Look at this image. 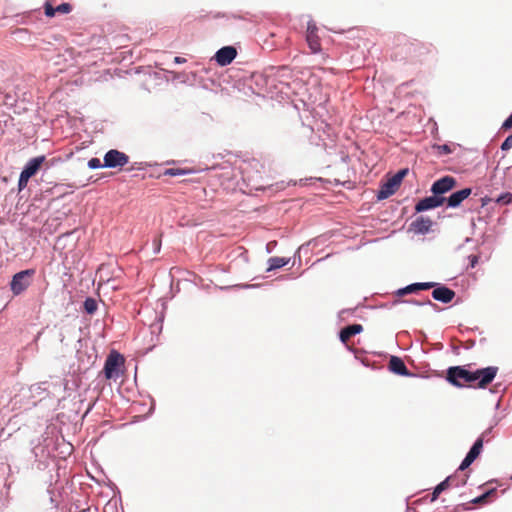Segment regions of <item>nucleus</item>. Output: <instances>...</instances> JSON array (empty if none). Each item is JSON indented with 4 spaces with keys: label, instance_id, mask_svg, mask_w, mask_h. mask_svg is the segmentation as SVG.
<instances>
[{
    "label": "nucleus",
    "instance_id": "obj_1",
    "mask_svg": "<svg viewBox=\"0 0 512 512\" xmlns=\"http://www.w3.org/2000/svg\"><path fill=\"white\" fill-rule=\"evenodd\" d=\"M498 372V367L487 366L470 370L468 366H451L446 370V374L438 372L443 378L434 382L447 381L448 384H461L463 380L468 384H491Z\"/></svg>",
    "mask_w": 512,
    "mask_h": 512
},
{
    "label": "nucleus",
    "instance_id": "obj_2",
    "mask_svg": "<svg viewBox=\"0 0 512 512\" xmlns=\"http://www.w3.org/2000/svg\"><path fill=\"white\" fill-rule=\"evenodd\" d=\"M388 371L398 376L413 377L427 381L441 380L443 378L438 371L430 368H425L416 373H412L408 370L404 360L395 355H391L389 358Z\"/></svg>",
    "mask_w": 512,
    "mask_h": 512
},
{
    "label": "nucleus",
    "instance_id": "obj_3",
    "mask_svg": "<svg viewBox=\"0 0 512 512\" xmlns=\"http://www.w3.org/2000/svg\"><path fill=\"white\" fill-rule=\"evenodd\" d=\"M125 371V358L116 350H112L104 363L103 373L107 380L116 381Z\"/></svg>",
    "mask_w": 512,
    "mask_h": 512
},
{
    "label": "nucleus",
    "instance_id": "obj_4",
    "mask_svg": "<svg viewBox=\"0 0 512 512\" xmlns=\"http://www.w3.org/2000/svg\"><path fill=\"white\" fill-rule=\"evenodd\" d=\"M409 173L408 168H402L398 170L392 177L387 179L378 189L376 193V199L378 201L385 200L392 196L401 185L405 176Z\"/></svg>",
    "mask_w": 512,
    "mask_h": 512
},
{
    "label": "nucleus",
    "instance_id": "obj_5",
    "mask_svg": "<svg viewBox=\"0 0 512 512\" xmlns=\"http://www.w3.org/2000/svg\"><path fill=\"white\" fill-rule=\"evenodd\" d=\"M267 85L276 87V83L288 85V80L293 77L292 69L288 65L269 66L264 70Z\"/></svg>",
    "mask_w": 512,
    "mask_h": 512
},
{
    "label": "nucleus",
    "instance_id": "obj_6",
    "mask_svg": "<svg viewBox=\"0 0 512 512\" xmlns=\"http://www.w3.org/2000/svg\"><path fill=\"white\" fill-rule=\"evenodd\" d=\"M36 270L33 268L21 270L12 276L10 289L14 296L22 294L33 281Z\"/></svg>",
    "mask_w": 512,
    "mask_h": 512
},
{
    "label": "nucleus",
    "instance_id": "obj_7",
    "mask_svg": "<svg viewBox=\"0 0 512 512\" xmlns=\"http://www.w3.org/2000/svg\"><path fill=\"white\" fill-rule=\"evenodd\" d=\"M456 185L457 180L453 176L445 175L432 183L430 192L437 197L446 198L445 194L453 190Z\"/></svg>",
    "mask_w": 512,
    "mask_h": 512
},
{
    "label": "nucleus",
    "instance_id": "obj_8",
    "mask_svg": "<svg viewBox=\"0 0 512 512\" xmlns=\"http://www.w3.org/2000/svg\"><path fill=\"white\" fill-rule=\"evenodd\" d=\"M128 163L129 156L117 149L108 150L103 157V166L109 169L121 168Z\"/></svg>",
    "mask_w": 512,
    "mask_h": 512
},
{
    "label": "nucleus",
    "instance_id": "obj_9",
    "mask_svg": "<svg viewBox=\"0 0 512 512\" xmlns=\"http://www.w3.org/2000/svg\"><path fill=\"white\" fill-rule=\"evenodd\" d=\"M431 284L434 285L432 286V298L435 301L448 304L455 298V291L448 286L438 282H431Z\"/></svg>",
    "mask_w": 512,
    "mask_h": 512
},
{
    "label": "nucleus",
    "instance_id": "obj_10",
    "mask_svg": "<svg viewBox=\"0 0 512 512\" xmlns=\"http://www.w3.org/2000/svg\"><path fill=\"white\" fill-rule=\"evenodd\" d=\"M237 56V50L234 46L228 45L218 49L214 55V60L221 66H227L233 62Z\"/></svg>",
    "mask_w": 512,
    "mask_h": 512
},
{
    "label": "nucleus",
    "instance_id": "obj_11",
    "mask_svg": "<svg viewBox=\"0 0 512 512\" xmlns=\"http://www.w3.org/2000/svg\"><path fill=\"white\" fill-rule=\"evenodd\" d=\"M444 203H445V198H440V197H437L436 195L432 194L430 196H426V197L420 199L416 203L415 212L422 213L425 211L436 209L438 207H441Z\"/></svg>",
    "mask_w": 512,
    "mask_h": 512
},
{
    "label": "nucleus",
    "instance_id": "obj_12",
    "mask_svg": "<svg viewBox=\"0 0 512 512\" xmlns=\"http://www.w3.org/2000/svg\"><path fill=\"white\" fill-rule=\"evenodd\" d=\"M472 193L470 187H465L461 190L452 192L448 197L445 198L447 208H458L464 200H466Z\"/></svg>",
    "mask_w": 512,
    "mask_h": 512
},
{
    "label": "nucleus",
    "instance_id": "obj_13",
    "mask_svg": "<svg viewBox=\"0 0 512 512\" xmlns=\"http://www.w3.org/2000/svg\"><path fill=\"white\" fill-rule=\"evenodd\" d=\"M46 161V157L44 155H39L34 158H31L22 168L21 173L25 175L27 178L31 179L35 176L40 170L41 166Z\"/></svg>",
    "mask_w": 512,
    "mask_h": 512
},
{
    "label": "nucleus",
    "instance_id": "obj_14",
    "mask_svg": "<svg viewBox=\"0 0 512 512\" xmlns=\"http://www.w3.org/2000/svg\"><path fill=\"white\" fill-rule=\"evenodd\" d=\"M433 222L430 218L418 216L409 225V231H413L419 235H425L430 232Z\"/></svg>",
    "mask_w": 512,
    "mask_h": 512
},
{
    "label": "nucleus",
    "instance_id": "obj_15",
    "mask_svg": "<svg viewBox=\"0 0 512 512\" xmlns=\"http://www.w3.org/2000/svg\"><path fill=\"white\" fill-rule=\"evenodd\" d=\"M483 447V437L481 436L478 438L473 446L471 447L470 451L467 453L466 457L462 461V463L459 466V470H465L468 468L474 460L479 456L481 453Z\"/></svg>",
    "mask_w": 512,
    "mask_h": 512
},
{
    "label": "nucleus",
    "instance_id": "obj_16",
    "mask_svg": "<svg viewBox=\"0 0 512 512\" xmlns=\"http://www.w3.org/2000/svg\"><path fill=\"white\" fill-rule=\"evenodd\" d=\"M432 284L431 282H415V283H411L405 287H401L399 289H397L395 291V296L397 297V299L405 296V295H408V294H412V293H417L418 291H421V290H428V289H431L432 288Z\"/></svg>",
    "mask_w": 512,
    "mask_h": 512
},
{
    "label": "nucleus",
    "instance_id": "obj_17",
    "mask_svg": "<svg viewBox=\"0 0 512 512\" xmlns=\"http://www.w3.org/2000/svg\"><path fill=\"white\" fill-rule=\"evenodd\" d=\"M317 26L316 24L311 20L307 23V33H306V40L309 45V48L313 53H317L320 51V42L317 35Z\"/></svg>",
    "mask_w": 512,
    "mask_h": 512
},
{
    "label": "nucleus",
    "instance_id": "obj_18",
    "mask_svg": "<svg viewBox=\"0 0 512 512\" xmlns=\"http://www.w3.org/2000/svg\"><path fill=\"white\" fill-rule=\"evenodd\" d=\"M363 331V326L361 324H352V325H347L345 326L344 328H342L339 333H338V336H339V340L343 343V344H346L348 342V340L352 337V336H355V335H358L360 334L361 332Z\"/></svg>",
    "mask_w": 512,
    "mask_h": 512
},
{
    "label": "nucleus",
    "instance_id": "obj_19",
    "mask_svg": "<svg viewBox=\"0 0 512 512\" xmlns=\"http://www.w3.org/2000/svg\"><path fill=\"white\" fill-rule=\"evenodd\" d=\"M291 261L289 257H270L267 261L268 267L266 272H271L277 269H280L286 265H288Z\"/></svg>",
    "mask_w": 512,
    "mask_h": 512
},
{
    "label": "nucleus",
    "instance_id": "obj_20",
    "mask_svg": "<svg viewBox=\"0 0 512 512\" xmlns=\"http://www.w3.org/2000/svg\"><path fill=\"white\" fill-rule=\"evenodd\" d=\"M400 303L412 304V305H415V306H430V307H433V308L437 307V305L435 303H433L430 299H425L423 301L415 300V299H411V300L395 299L392 302V305H397V304H400Z\"/></svg>",
    "mask_w": 512,
    "mask_h": 512
},
{
    "label": "nucleus",
    "instance_id": "obj_21",
    "mask_svg": "<svg viewBox=\"0 0 512 512\" xmlns=\"http://www.w3.org/2000/svg\"><path fill=\"white\" fill-rule=\"evenodd\" d=\"M358 310V306L354 308H344L340 310L337 314L338 324L342 322H346L350 317L356 316V311Z\"/></svg>",
    "mask_w": 512,
    "mask_h": 512
},
{
    "label": "nucleus",
    "instance_id": "obj_22",
    "mask_svg": "<svg viewBox=\"0 0 512 512\" xmlns=\"http://www.w3.org/2000/svg\"><path fill=\"white\" fill-rule=\"evenodd\" d=\"M98 308V303L93 297H86L83 302V310L88 315H93Z\"/></svg>",
    "mask_w": 512,
    "mask_h": 512
},
{
    "label": "nucleus",
    "instance_id": "obj_23",
    "mask_svg": "<svg viewBox=\"0 0 512 512\" xmlns=\"http://www.w3.org/2000/svg\"><path fill=\"white\" fill-rule=\"evenodd\" d=\"M193 170L185 168H167L164 170L163 175L177 177L192 174Z\"/></svg>",
    "mask_w": 512,
    "mask_h": 512
},
{
    "label": "nucleus",
    "instance_id": "obj_24",
    "mask_svg": "<svg viewBox=\"0 0 512 512\" xmlns=\"http://www.w3.org/2000/svg\"><path fill=\"white\" fill-rule=\"evenodd\" d=\"M498 204L508 205L512 202V194L510 192H503L495 199Z\"/></svg>",
    "mask_w": 512,
    "mask_h": 512
},
{
    "label": "nucleus",
    "instance_id": "obj_25",
    "mask_svg": "<svg viewBox=\"0 0 512 512\" xmlns=\"http://www.w3.org/2000/svg\"><path fill=\"white\" fill-rule=\"evenodd\" d=\"M56 13L68 14L72 11V5L67 2H63L55 7Z\"/></svg>",
    "mask_w": 512,
    "mask_h": 512
},
{
    "label": "nucleus",
    "instance_id": "obj_26",
    "mask_svg": "<svg viewBox=\"0 0 512 512\" xmlns=\"http://www.w3.org/2000/svg\"><path fill=\"white\" fill-rule=\"evenodd\" d=\"M44 14L48 18H52L56 15L55 7L49 1L44 3Z\"/></svg>",
    "mask_w": 512,
    "mask_h": 512
},
{
    "label": "nucleus",
    "instance_id": "obj_27",
    "mask_svg": "<svg viewBox=\"0 0 512 512\" xmlns=\"http://www.w3.org/2000/svg\"><path fill=\"white\" fill-rule=\"evenodd\" d=\"M87 166L89 169L95 170L104 167L103 163L100 161L99 158L93 157L88 160Z\"/></svg>",
    "mask_w": 512,
    "mask_h": 512
},
{
    "label": "nucleus",
    "instance_id": "obj_28",
    "mask_svg": "<svg viewBox=\"0 0 512 512\" xmlns=\"http://www.w3.org/2000/svg\"><path fill=\"white\" fill-rule=\"evenodd\" d=\"M29 180H30L29 178H27L25 175H23L20 172L19 179H18V184H17V188H18L19 192L24 190L27 187V184H28Z\"/></svg>",
    "mask_w": 512,
    "mask_h": 512
},
{
    "label": "nucleus",
    "instance_id": "obj_29",
    "mask_svg": "<svg viewBox=\"0 0 512 512\" xmlns=\"http://www.w3.org/2000/svg\"><path fill=\"white\" fill-rule=\"evenodd\" d=\"M4 105L7 106L8 108H13L15 107V104H16V99L14 97V95L10 94V93H7L4 97V101H3Z\"/></svg>",
    "mask_w": 512,
    "mask_h": 512
},
{
    "label": "nucleus",
    "instance_id": "obj_30",
    "mask_svg": "<svg viewBox=\"0 0 512 512\" xmlns=\"http://www.w3.org/2000/svg\"><path fill=\"white\" fill-rule=\"evenodd\" d=\"M512 148V135L507 136L501 143L500 149L502 151H508Z\"/></svg>",
    "mask_w": 512,
    "mask_h": 512
},
{
    "label": "nucleus",
    "instance_id": "obj_31",
    "mask_svg": "<svg viewBox=\"0 0 512 512\" xmlns=\"http://www.w3.org/2000/svg\"><path fill=\"white\" fill-rule=\"evenodd\" d=\"M436 149L438 150L439 154L448 155L452 153V149L448 144L437 145Z\"/></svg>",
    "mask_w": 512,
    "mask_h": 512
},
{
    "label": "nucleus",
    "instance_id": "obj_32",
    "mask_svg": "<svg viewBox=\"0 0 512 512\" xmlns=\"http://www.w3.org/2000/svg\"><path fill=\"white\" fill-rule=\"evenodd\" d=\"M493 493V490L484 493L483 495L476 497L472 502L475 504L485 503L487 498Z\"/></svg>",
    "mask_w": 512,
    "mask_h": 512
},
{
    "label": "nucleus",
    "instance_id": "obj_33",
    "mask_svg": "<svg viewBox=\"0 0 512 512\" xmlns=\"http://www.w3.org/2000/svg\"><path fill=\"white\" fill-rule=\"evenodd\" d=\"M452 479H453L452 477H447L444 481L439 483L436 487L438 488V490L443 492L450 486V482L452 481Z\"/></svg>",
    "mask_w": 512,
    "mask_h": 512
},
{
    "label": "nucleus",
    "instance_id": "obj_34",
    "mask_svg": "<svg viewBox=\"0 0 512 512\" xmlns=\"http://www.w3.org/2000/svg\"><path fill=\"white\" fill-rule=\"evenodd\" d=\"M501 128L503 130H509L512 128V113L503 121Z\"/></svg>",
    "mask_w": 512,
    "mask_h": 512
},
{
    "label": "nucleus",
    "instance_id": "obj_35",
    "mask_svg": "<svg viewBox=\"0 0 512 512\" xmlns=\"http://www.w3.org/2000/svg\"><path fill=\"white\" fill-rule=\"evenodd\" d=\"M215 17H220V14H217ZM221 17L226 18L227 20H230V19H239V20H241V19H243V17L241 15H237V14H233V13H231V14L224 13V14L221 15Z\"/></svg>",
    "mask_w": 512,
    "mask_h": 512
},
{
    "label": "nucleus",
    "instance_id": "obj_36",
    "mask_svg": "<svg viewBox=\"0 0 512 512\" xmlns=\"http://www.w3.org/2000/svg\"><path fill=\"white\" fill-rule=\"evenodd\" d=\"M468 260H469V267L474 268L478 264L479 257L477 255L472 254V255L468 256Z\"/></svg>",
    "mask_w": 512,
    "mask_h": 512
},
{
    "label": "nucleus",
    "instance_id": "obj_37",
    "mask_svg": "<svg viewBox=\"0 0 512 512\" xmlns=\"http://www.w3.org/2000/svg\"><path fill=\"white\" fill-rule=\"evenodd\" d=\"M276 246H277V242L276 241H269L266 244V251H267V253H272Z\"/></svg>",
    "mask_w": 512,
    "mask_h": 512
},
{
    "label": "nucleus",
    "instance_id": "obj_38",
    "mask_svg": "<svg viewBox=\"0 0 512 512\" xmlns=\"http://www.w3.org/2000/svg\"><path fill=\"white\" fill-rule=\"evenodd\" d=\"M186 62H187L186 58L181 57V56H175L173 59V63L177 64V65L184 64Z\"/></svg>",
    "mask_w": 512,
    "mask_h": 512
},
{
    "label": "nucleus",
    "instance_id": "obj_39",
    "mask_svg": "<svg viewBox=\"0 0 512 512\" xmlns=\"http://www.w3.org/2000/svg\"><path fill=\"white\" fill-rule=\"evenodd\" d=\"M170 73L173 75V79H177V80H181L182 82H185V80L183 79V76H184L183 73H178V72H173V71H171Z\"/></svg>",
    "mask_w": 512,
    "mask_h": 512
},
{
    "label": "nucleus",
    "instance_id": "obj_40",
    "mask_svg": "<svg viewBox=\"0 0 512 512\" xmlns=\"http://www.w3.org/2000/svg\"><path fill=\"white\" fill-rule=\"evenodd\" d=\"M440 493H442L440 490H438L437 487H435L433 493H432V501H435L438 496L440 495Z\"/></svg>",
    "mask_w": 512,
    "mask_h": 512
},
{
    "label": "nucleus",
    "instance_id": "obj_41",
    "mask_svg": "<svg viewBox=\"0 0 512 512\" xmlns=\"http://www.w3.org/2000/svg\"><path fill=\"white\" fill-rule=\"evenodd\" d=\"M440 493H442L440 490H438L437 487H435L433 493H432V501H435L438 496L440 495Z\"/></svg>",
    "mask_w": 512,
    "mask_h": 512
},
{
    "label": "nucleus",
    "instance_id": "obj_42",
    "mask_svg": "<svg viewBox=\"0 0 512 512\" xmlns=\"http://www.w3.org/2000/svg\"><path fill=\"white\" fill-rule=\"evenodd\" d=\"M489 201H491V199H490L489 197H487V196H485V197L481 198L482 206L487 205V203H488Z\"/></svg>",
    "mask_w": 512,
    "mask_h": 512
},
{
    "label": "nucleus",
    "instance_id": "obj_43",
    "mask_svg": "<svg viewBox=\"0 0 512 512\" xmlns=\"http://www.w3.org/2000/svg\"><path fill=\"white\" fill-rule=\"evenodd\" d=\"M160 243L155 241V248H154V253H158L160 251Z\"/></svg>",
    "mask_w": 512,
    "mask_h": 512
},
{
    "label": "nucleus",
    "instance_id": "obj_44",
    "mask_svg": "<svg viewBox=\"0 0 512 512\" xmlns=\"http://www.w3.org/2000/svg\"><path fill=\"white\" fill-rule=\"evenodd\" d=\"M311 180H313V179H312V178H309V179H308V178L301 179V180H300V183H301V185H306V184H307V182H308V181H311Z\"/></svg>",
    "mask_w": 512,
    "mask_h": 512
},
{
    "label": "nucleus",
    "instance_id": "obj_45",
    "mask_svg": "<svg viewBox=\"0 0 512 512\" xmlns=\"http://www.w3.org/2000/svg\"><path fill=\"white\" fill-rule=\"evenodd\" d=\"M311 242H308L307 244H304V245H301L298 249V252H300L301 250L305 249L306 247H308L310 245Z\"/></svg>",
    "mask_w": 512,
    "mask_h": 512
},
{
    "label": "nucleus",
    "instance_id": "obj_46",
    "mask_svg": "<svg viewBox=\"0 0 512 512\" xmlns=\"http://www.w3.org/2000/svg\"><path fill=\"white\" fill-rule=\"evenodd\" d=\"M474 345H475V341H474V340H471V341H469V343H468V345H467V347H466V348H467V349L472 348V347H474Z\"/></svg>",
    "mask_w": 512,
    "mask_h": 512
},
{
    "label": "nucleus",
    "instance_id": "obj_47",
    "mask_svg": "<svg viewBox=\"0 0 512 512\" xmlns=\"http://www.w3.org/2000/svg\"><path fill=\"white\" fill-rule=\"evenodd\" d=\"M143 163H139V166L136 167L138 170H143L144 168L142 167Z\"/></svg>",
    "mask_w": 512,
    "mask_h": 512
},
{
    "label": "nucleus",
    "instance_id": "obj_48",
    "mask_svg": "<svg viewBox=\"0 0 512 512\" xmlns=\"http://www.w3.org/2000/svg\"><path fill=\"white\" fill-rule=\"evenodd\" d=\"M134 381L135 382L137 381V374L136 373L134 374Z\"/></svg>",
    "mask_w": 512,
    "mask_h": 512
},
{
    "label": "nucleus",
    "instance_id": "obj_49",
    "mask_svg": "<svg viewBox=\"0 0 512 512\" xmlns=\"http://www.w3.org/2000/svg\"><path fill=\"white\" fill-rule=\"evenodd\" d=\"M161 323H162V320H160L159 330H161V329H162V325H161Z\"/></svg>",
    "mask_w": 512,
    "mask_h": 512
}]
</instances>
